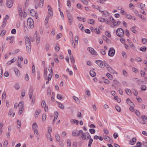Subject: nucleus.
Instances as JSON below:
<instances>
[{
  "mask_svg": "<svg viewBox=\"0 0 147 147\" xmlns=\"http://www.w3.org/2000/svg\"><path fill=\"white\" fill-rule=\"evenodd\" d=\"M80 136L82 140H86L87 138L88 139L91 137V136L87 132L83 133L82 130H80Z\"/></svg>",
  "mask_w": 147,
  "mask_h": 147,
  "instance_id": "nucleus-1",
  "label": "nucleus"
},
{
  "mask_svg": "<svg viewBox=\"0 0 147 147\" xmlns=\"http://www.w3.org/2000/svg\"><path fill=\"white\" fill-rule=\"evenodd\" d=\"M27 25L28 28H32L34 26V22L31 18H28L27 21Z\"/></svg>",
  "mask_w": 147,
  "mask_h": 147,
  "instance_id": "nucleus-2",
  "label": "nucleus"
},
{
  "mask_svg": "<svg viewBox=\"0 0 147 147\" xmlns=\"http://www.w3.org/2000/svg\"><path fill=\"white\" fill-rule=\"evenodd\" d=\"M48 70L50 73L49 74L47 77H45V78L48 80L50 81L51 80L53 76V70L52 67L51 66L49 67Z\"/></svg>",
  "mask_w": 147,
  "mask_h": 147,
  "instance_id": "nucleus-3",
  "label": "nucleus"
},
{
  "mask_svg": "<svg viewBox=\"0 0 147 147\" xmlns=\"http://www.w3.org/2000/svg\"><path fill=\"white\" fill-rule=\"evenodd\" d=\"M38 0H34L35 3V7L37 9L38 7H42L43 5L44 0H40L39 4H38L37 2Z\"/></svg>",
  "mask_w": 147,
  "mask_h": 147,
  "instance_id": "nucleus-4",
  "label": "nucleus"
},
{
  "mask_svg": "<svg viewBox=\"0 0 147 147\" xmlns=\"http://www.w3.org/2000/svg\"><path fill=\"white\" fill-rule=\"evenodd\" d=\"M116 34L118 36L121 37L124 35V31L121 28H119L116 30Z\"/></svg>",
  "mask_w": 147,
  "mask_h": 147,
  "instance_id": "nucleus-5",
  "label": "nucleus"
},
{
  "mask_svg": "<svg viewBox=\"0 0 147 147\" xmlns=\"http://www.w3.org/2000/svg\"><path fill=\"white\" fill-rule=\"evenodd\" d=\"M30 37H29L28 36H26L25 37L26 46H30L31 44Z\"/></svg>",
  "mask_w": 147,
  "mask_h": 147,
  "instance_id": "nucleus-6",
  "label": "nucleus"
},
{
  "mask_svg": "<svg viewBox=\"0 0 147 147\" xmlns=\"http://www.w3.org/2000/svg\"><path fill=\"white\" fill-rule=\"evenodd\" d=\"M115 53V50L114 49L111 47V48L108 52V55L109 56L113 57V56Z\"/></svg>",
  "mask_w": 147,
  "mask_h": 147,
  "instance_id": "nucleus-7",
  "label": "nucleus"
},
{
  "mask_svg": "<svg viewBox=\"0 0 147 147\" xmlns=\"http://www.w3.org/2000/svg\"><path fill=\"white\" fill-rule=\"evenodd\" d=\"M13 1L12 0H7L6 1V5L8 8H11L13 6Z\"/></svg>",
  "mask_w": 147,
  "mask_h": 147,
  "instance_id": "nucleus-8",
  "label": "nucleus"
},
{
  "mask_svg": "<svg viewBox=\"0 0 147 147\" xmlns=\"http://www.w3.org/2000/svg\"><path fill=\"white\" fill-rule=\"evenodd\" d=\"M96 63L100 67L103 68L105 65V63L103 61L101 60H97L96 61Z\"/></svg>",
  "mask_w": 147,
  "mask_h": 147,
  "instance_id": "nucleus-9",
  "label": "nucleus"
},
{
  "mask_svg": "<svg viewBox=\"0 0 147 147\" xmlns=\"http://www.w3.org/2000/svg\"><path fill=\"white\" fill-rule=\"evenodd\" d=\"M80 130L78 131L77 130H73L72 132V135L74 136H80Z\"/></svg>",
  "mask_w": 147,
  "mask_h": 147,
  "instance_id": "nucleus-10",
  "label": "nucleus"
},
{
  "mask_svg": "<svg viewBox=\"0 0 147 147\" xmlns=\"http://www.w3.org/2000/svg\"><path fill=\"white\" fill-rule=\"evenodd\" d=\"M89 52L92 54L94 55H97V52L96 51L92 48L89 47L88 49Z\"/></svg>",
  "mask_w": 147,
  "mask_h": 147,
  "instance_id": "nucleus-11",
  "label": "nucleus"
},
{
  "mask_svg": "<svg viewBox=\"0 0 147 147\" xmlns=\"http://www.w3.org/2000/svg\"><path fill=\"white\" fill-rule=\"evenodd\" d=\"M142 119V120L140 122V123L142 124H144L146 122H147V117L144 115L141 116Z\"/></svg>",
  "mask_w": 147,
  "mask_h": 147,
  "instance_id": "nucleus-12",
  "label": "nucleus"
},
{
  "mask_svg": "<svg viewBox=\"0 0 147 147\" xmlns=\"http://www.w3.org/2000/svg\"><path fill=\"white\" fill-rule=\"evenodd\" d=\"M19 14L22 19L24 18L27 16V13L26 12L23 13L20 11L19 12Z\"/></svg>",
  "mask_w": 147,
  "mask_h": 147,
  "instance_id": "nucleus-13",
  "label": "nucleus"
},
{
  "mask_svg": "<svg viewBox=\"0 0 147 147\" xmlns=\"http://www.w3.org/2000/svg\"><path fill=\"white\" fill-rule=\"evenodd\" d=\"M37 32L36 31L34 34V36L35 37H36V43L37 45H38L40 42V37H37Z\"/></svg>",
  "mask_w": 147,
  "mask_h": 147,
  "instance_id": "nucleus-14",
  "label": "nucleus"
},
{
  "mask_svg": "<svg viewBox=\"0 0 147 147\" xmlns=\"http://www.w3.org/2000/svg\"><path fill=\"white\" fill-rule=\"evenodd\" d=\"M47 8L48 11V13L50 15V16H52L53 14L52 9L51 7L49 5H48L47 6Z\"/></svg>",
  "mask_w": 147,
  "mask_h": 147,
  "instance_id": "nucleus-15",
  "label": "nucleus"
},
{
  "mask_svg": "<svg viewBox=\"0 0 147 147\" xmlns=\"http://www.w3.org/2000/svg\"><path fill=\"white\" fill-rule=\"evenodd\" d=\"M58 115L59 113L58 112L56 111L54 113V118L53 119V124L54 123L55 121L57 119V118L58 117Z\"/></svg>",
  "mask_w": 147,
  "mask_h": 147,
  "instance_id": "nucleus-16",
  "label": "nucleus"
},
{
  "mask_svg": "<svg viewBox=\"0 0 147 147\" xmlns=\"http://www.w3.org/2000/svg\"><path fill=\"white\" fill-rule=\"evenodd\" d=\"M99 11L102 13L103 16L107 17L109 15V13L106 11H101L99 9Z\"/></svg>",
  "mask_w": 147,
  "mask_h": 147,
  "instance_id": "nucleus-17",
  "label": "nucleus"
},
{
  "mask_svg": "<svg viewBox=\"0 0 147 147\" xmlns=\"http://www.w3.org/2000/svg\"><path fill=\"white\" fill-rule=\"evenodd\" d=\"M109 20L112 23V24H110V25H114L116 23V22L115 21V20L112 17H110L109 18Z\"/></svg>",
  "mask_w": 147,
  "mask_h": 147,
  "instance_id": "nucleus-18",
  "label": "nucleus"
},
{
  "mask_svg": "<svg viewBox=\"0 0 147 147\" xmlns=\"http://www.w3.org/2000/svg\"><path fill=\"white\" fill-rule=\"evenodd\" d=\"M70 122L72 124L73 123L77 125H78L79 123V121L76 119H72L70 120Z\"/></svg>",
  "mask_w": 147,
  "mask_h": 147,
  "instance_id": "nucleus-19",
  "label": "nucleus"
},
{
  "mask_svg": "<svg viewBox=\"0 0 147 147\" xmlns=\"http://www.w3.org/2000/svg\"><path fill=\"white\" fill-rule=\"evenodd\" d=\"M14 71H15L16 75L18 76H19L20 75V74L19 71V70L18 69L16 68H15L14 69Z\"/></svg>",
  "mask_w": 147,
  "mask_h": 147,
  "instance_id": "nucleus-20",
  "label": "nucleus"
},
{
  "mask_svg": "<svg viewBox=\"0 0 147 147\" xmlns=\"http://www.w3.org/2000/svg\"><path fill=\"white\" fill-rule=\"evenodd\" d=\"M125 91L126 93L128 95L130 96L131 95L132 93L130 89L126 88L125 89Z\"/></svg>",
  "mask_w": 147,
  "mask_h": 147,
  "instance_id": "nucleus-21",
  "label": "nucleus"
},
{
  "mask_svg": "<svg viewBox=\"0 0 147 147\" xmlns=\"http://www.w3.org/2000/svg\"><path fill=\"white\" fill-rule=\"evenodd\" d=\"M38 128V125L36 123H34L32 125V129L33 130H36Z\"/></svg>",
  "mask_w": 147,
  "mask_h": 147,
  "instance_id": "nucleus-22",
  "label": "nucleus"
},
{
  "mask_svg": "<svg viewBox=\"0 0 147 147\" xmlns=\"http://www.w3.org/2000/svg\"><path fill=\"white\" fill-rule=\"evenodd\" d=\"M66 12L67 14V16L68 19L73 18L71 14L68 11V10H66Z\"/></svg>",
  "mask_w": 147,
  "mask_h": 147,
  "instance_id": "nucleus-23",
  "label": "nucleus"
},
{
  "mask_svg": "<svg viewBox=\"0 0 147 147\" xmlns=\"http://www.w3.org/2000/svg\"><path fill=\"white\" fill-rule=\"evenodd\" d=\"M33 94V91L32 90H30L29 92V98L31 99L32 98V96Z\"/></svg>",
  "mask_w": 147,
  "mask_h": 147,
  "instance_id": "nucleus-24",
  "label": "nucleus"
},
{
  "mask_svg": "<svg viewBox=\"0 0 147 147\" xmlns=\"http://www.w3.org/2000/svg\"><path fill=\"white\" fill-rule=\"evenodd\" d=\"M136 138H133L131 140L129 141V144L131 145H133L134 142H136Z\"/></svg>",
  "mask_w": 147,
  "mask_h": 147,
  "instance_id": "nucleus-25",
  "label": "nucleus"
},
{
  "mask_svg": "<svg viewBox=\"0 0 147 147\" xmlns=\"http://www.w3.org/2000/svg\"><path fill=\"white\" fill-rule=\"evenodd\" d=\"M103 39L105 40L107 42L109 43L110 42V40L106 36L104 35L102 36Z\"/></svg>",
  "mask_w": 147,
  "mask_h": 147,
  "instance_id": "nucleus-26",
  "label": "nucleus"
},
{
  "mask_svg": "<svg viewBox=\"0 0 147 147\" xmlns=\"http://www.w3.org/2000/svg\"><path fill=\"white\" fill-rule=\"evenodd\" d=\"M73 98L75 101L78 104L80 103V100L79 98L75 96H73Z\"/></svg>",
  "mask_w": 147,
  "mask_h": 147,
  "instance_id": "nucleus-27",
  "label": "nucleus"
},
{
  "mask_svg": "<svg viewBox=\"0 0 147 147\" xmlns=\"http://www.w3.org/2000/svg\"><path fill=\"white\" fill-rule=\"evenodd\" d=\"M121 23V22L119 21H118L117 22H116V23H115L114 25H111V26L112 28H114L115 26H118Z\"/></svg>",
  "mask_w": 147,
  "mask_h": 147,
  "instance_id": "nucleus-28",
  "label": "nucleus"
},
{
  "mask_svg": "<svg viewBox=\"0 0 147 147\" xmlns=\"http://www.w3.org/2000/svg\"><path fill=\"white\" fill-rule=\"evenodd\" d=\"M18 106L19 108L24 109V102H20L18 104Z\"/></svg>",
  "mask_w": 147,
  "mask_h": 147,
  "instance_id": "nucleus-29",
  "label": "nucleus"
},
{
  "mask_svg": "<svg viewBox=\"0 0 147 147\" xmlns=\"http://www.w3.org/2000/svg\"><path fill=\"white\" fill-rule=\"evenodd\" d=\"M120 13L124 15H126V12L124 11V9L123 8H121L120 9Z\"/></svg>",
  "mask_w": 147,
  "mask_h": 147,
  "instance_id": "nucleus-30",
  "label": "nucleus"
},
{
  "mask_svg": "<svg viewBox=\"0 0 147 147\" xmlns=\"http://www.w3.org/2000/svg\"><path fill=\"white\" fill-rule=\"evenodd\" d=\"M6 30H2L0 34V36H4L6 34Z\"/></svg>",
  "mask_w": 147,
  "mask_h": 147,
  "instance_id": "nucleus-31",
  "label": "nucleus"
},
{
  "mask_svg": "<svg viewBox=\"0 0 147 147\" xmlns=\"http://www.w3.org/2000/svg\"><path fill=\"white\" fill-rule=\"evenodd\" d=\"M58 104L59 105V108L62 109H63L64 108V106L62 104L61 102H58Z\"/></svg>",
  "mask_w": 147,
  "mask_h": 147,
  "instance_id": "nucleus-32",
  "label": "nucleus"
},
{
  "mask_svg": "<svg viewBox=\"0 0 147 147\" xmlns=\"http://www.w3.org/2000/svg\"><path fill=\"white\" fill-rule=\"evenodd\" d=\"M90 73L91 76L93 77L95 76L96 75V73L92 70L90 71Z\"/></svg>",
  "mask_w": 147,
  "mask_h": 147,
  "instance_id": "nucleus-33",
  "label": "nucleus"
},
{
  "mask_svg": "<svg viewBox=\"0 0 147 147\" xmlns=\"http://www.w3.org/2000/svg\"><path fill=\"white\" fill-rule=\"evenodd\" d=\"M55 137L56 140L59 142L60 140V136L58 134H55Z\"/></svg>",
  "mask_w": 147,
  "mask_h": 147,
  "instance_id": "nucleus-34",
  "label": "nucleus"
},
{
  "mask_svg": "<svg viewBox=\"0 0 147 147\" xmlns=\"http://www.w3.org/2000/svg\"><path fill=\"white\" fill-rule=\"evenodd\" d=\"M47 138L49 139L51 141H52V139L51 138V134L47 133Z\"/></svg>",
  "mask_w": 147,
  "mask_h": 147,
  "instance_id": "nucleus-35",
  "label": "nucleus"
},
{
  "mask_svg": "<svg viewBox=\"0 0 147 147\" xmlns=\"http://www.w3.org/2000/svg\"><path fill=\"white\" fill-rule=\"evenodd\" d=\"M126 102L127 104L129 105H132L133 104L131 101L128 98L126 100Z\"/></svg>",
  "mask_w": 147,
  "mask_h": 147,
  "instance_id": "nucleus-36",
  "label": "nucleus"
},
{
  "mask_svg": "<svg viewBox=\"0 0 147 147\" xmlns=\"http://www.w3.org/2000/svg\"><path fill=\"white\" fill-rule=\"evenodd\" d=\"M132 91L135 96H136L138 95V92L136 90L134 89H132Z\"/></svg>",
  "mask_w": 147,
  "mask_h": 147,
  "instance_id": "nucleus-37",
  "label": "nucleus"
},
{
  "mask_svg": "<svg viewBox=\"0 0 147 147\" xmlns=\"http://www.w3.org/2000/svg\"><path fill=\"white\" fill-rule=\"evenodd\" d=\"M17 127L18 129H19L20 128L21 125V122L20 121H19V120H18L17 121Z\"/></svg>",
  "mask_w": 147,
  "mask_h": 147,
  "instance_id": "nucleus-38",
  "label": "nucleus"
},
{
  "mask_svg": "<svg viewBox=\"0 0 147 147\" xmlns=\"http://www.w3.org/2000/svg\"><path fill=\"white\" fill-rule=\"evenodd\" d=\"M89 139V143L88 144V146L89 147H90L91 146V144L93 142V139L91 138H90Z\"/></svg>",
  "mask_w": 147,
  "mask_h": 147,
  "instance_id": "nucleus-39",
  "label": "nucleus"
},
{
  "mask_svg": "<svg viewBox=\"0 0 147 147\" xmlns=\"http://www.w3.org/2000/svg\"><path fill=\"white\" fill-rule=\"evenodd\" d=\"M88 22L90 24H93L94 23V21L92 19H89L88 20Z\"/></svg>",
  "mask_w": 147,
  "mask_h": 147,
  "instance_id": "nucleus-40",
  "label": "nucleus"
},
{
  "mask_svg": "<svg viewBox=\"0 0 147 147\" xmlns=\"http://www.w3.org/2000/svg\"><path fill=\"white\" fill-rule=\"evenodd\" d=\"M106 75L109 79L112 80L113 79V76L110 73H107Z\"/></svg>",
  "mask_w": 147,
  "mask_h": 147,
  "instance_id": "nucleus-41",
  "label": "nucleus"
},
{
  "mask_svg": "<svg viewBox=\"0 0 147 147\" xmlns=\"http://www.w3.org/2000/svg\"><path fill=\"white\" fill-rule=\"evenodd\" d=\"M141 89L143 91H145L146 90V87L145 85H142L141 86Z\"/></svg>",
  "mask_w": 147,
  "mask_h": 147,
  "instance_id": "nucleus-42",
  "label": "nucleus"
},
{
  "mask_svg": "<svg viewBox=\"0 0 147 147\" xmlns=\"http://www.w3.org/2000/svg\"><path fill=\"white\" fill-rule=\"evenodd\" d=\"M47 68H45L44 69V76L45 77H47Z\"/></svg>",
  "mask_w": 147,
  "mask_h": 147,
  "instance_id": "nucleus-43",
  "label": "nucleus"
},
{
  "mask_svg": "<svg viewBox=\"0 0 147 147\" xmlns=\"http://www.w3.org/2000/svg\"><path fill=\"white\" fill-rule=\"evenodd\" d=\"M9 19V16L7 15H6L3 19V22H5L6 23L7 20Z\"/></svg>",
  "mask_w": 147,
  "mask_h": 147,
  "instance_id": "nucleus-44",
  "label": "nucleus"
},
{
  "mask_svg": "<svg viewBox=\"0 0 147 147\" xmlns=\"http://www.w3.org/2000/svg\"><path fill=\"white\" fill-rule=\"evenodd\" d=\"M105 18L100 17L98 18V21L102 22H105Z\"/></svg>",
  "mask_w": 147,
  "mask_h": 147,
  "instance_id": "nucleus-45",
  "label": "nucleus"
},
{
  "mask_svg": "<svg viewBox=\"0 0 147 147\" xmlns=\"http://www.w3.org/2000/svg\"><path fill=\"white\" fill-rule=\"evenodd\" d=\"M123 74L125 77H126L127 76V73L126 71L124 70H123Z\"/></svg>",
  "mask_w": 147,
  "mask_h": 147,
  "instance_id": "nucleus-46",
  "label": "nucleus"
},
{
  "mask_svg": "<svg viewBox=\"0 0 147 147\" xmlns=\"http://www.w3.org/2000/svg\"><path fill=\"white\" fill-rule=\"evenodd\" d=\"M14 88L17 90H18L20 88V86L18 84H15L14 85Z\"/></svg>",
  "mask_w": 147,
  "mask_h": 147,
  "instance_id": "nucleus-47",
  "label": "nucleus"
},
{
  "mask_svg": "<svg viewBox=\"0 0 147 147\" xmlns=\"http://www.w3.org/2000/svg\"><path fill=\"white\" fill-rule=\"evenodd\" d=\"M77 18L80 21L82 20L83 22H84L86 21V20L84 18H82L80 17H78Z\"/></svg>",
  "mask_w": 147,
  "mask_h": 147,
  "instance_id": "nucleus-48",
  "label": "nucleus"
},
{
  "mask_svg": "<svg viewBox=\"0 0 147 147\" xmlns=\"http://www.w3.org/2000/svg\"><path fill=\"white\" fill-rule=\"evenodd\" d=\"M26 50L28 53H30V46H26Z\"/></svg>",
  "mask_w": 147,
  "mask_h": 147,
  "instance_id": "nucleus-49",
  "label": "nucleus"
},
{
  "mask_svg": "<svg viewBox=\"0 0 147 147\" xmlns=\"http://www.w3.org/2000/svg\"><path fill=\"white\" fill-rule=\"evenodd\" d=\"M135 60L138 62H141L142 61V59L138 57H136L135 58Z\"/></svg>",
  "mask_w": 147,
  "mask_h": 147,
  "instance_id": "nucleus-50",
  "label": "nucleus"
},
{
  "mask_svg": "<svg viewBox=\"0 0 147 147\" xmlns=\"http://www.w3.org/2000/svg\"><path fill=\"white\" fill-rule=\"evenodd\" d=\"M105 34L106 36H108V37H110L111 36V34L108 31H106L105 32Z\"/></svg>",
  "mask_w": 147,
  "mask_h": 147,
  "instance_id": "nucleus-51",
  "label": "nucleus"
},
{
  "mask_svg": "<svg viewBox=\"0 0 147 147\" xmlns=\"http://www.w3.org/2000/svg\"><path fill=\"white\" fill-rule=\"evenodd\" d=\"M92 7L96 9H98L99 10L100 9V7L97 5H92Z\"/></svg>",
  "mask_w": 147,
  "mask_h": 147,
  "instance_id": "nucleus-52",
  "label": "nucleus"
},
{
  "mask_svg": "<svg viewBox=\"0 0 147 147\" xmlns=\"http://www.w3.org/2000/svg\"><path fill=\"white\" fill-rule=\"evenodd\" d=\"M46 118V116L45 114H43L42 116V121L44 122L45 121Z\"/></svg>",
  "mask_w": 147,
  "mask_h": 147,
  "instance_id": "nucleus-53",
  "label": "nucleus"
},
{
  "mask_svg": "<svg viewBox=\"0 0 147 147\" xmlns=\"http://www.w3.org/2000/svg\"><path fill=\"white\" fill-rule=\"evenodd\" d=\"M50 45L49 44H47L45 46V49L47 51H48Z\"/></svg>",
  "mask_w": 147,
  "mask_h": 147,
  "instance_id": "nucleus-54",
  "label": "nucleus"
},
{
  "mask_svg": "<svg viewBox=\"0 0 147 147\" xmlns=\"http://www.w3.org/2000/svg\"><path fill=\"white\" fill-rule=\"evenodd\" d=\"M115 108L116 110L119 112H120L121 111V109L120 107L118 106H116Z\"/></svg>",
  "mask_w": 147,
  "mask_h": 147,
  "instance_id": "nucleus-55",
  "label": "nucleus"
},
{
  "mask_svg": "<svg viewBox=\"0 0 147 147\" xmlns=\"http://www.w3.org/2000/svg\"><path fill=\"white\" fill-rule=\"evenodd\" d=\"M67 145L68 147H70L71 142L69 140H68L67 141Z\"/></svg>",
  "mask_w": 147,
  "mask_h": 147,
  "instance_id": "nucleus-56",
  "label": "nucleus"
},
{
  "mask_svg": "<svg viewBox=\"0 0 147 147\" xmlns=\"http://www.w3.org/2000/svg\"><path fill=\"white\" fill-rule=\"evenodd\" d=\"M126 16V18L128 19H131V18L132 16L129 14H127L126 13V15H125Z\"/></svg>",
  "mask_w": 147,
  "mask_h": 147,
  "instance_id": "nucleus-57",
  "label": "nucleus"
},
{
  "mask_svg": "<svg viewBox=\"0 0 147 147\" xmlns=\"http://www.w3.org/2000/svg\"><path fill=\"white\" fill-rule=\"evenodd\" d=\"M146 50V47H141L140 48V50L142 51H145Z\"/></svg>",
  "mask_w": 147,
  "mask_h": 147,
  "instance_id": "nucleus-58",
  "label": "nucleus"
},
{
  "mask_svg": "<svg viewBox=\"0 0 147 147\" xmlns=\"http://www.w3.org/2000/svg\"><path fill=\"white\" fill-rule=\"evenodd\" d=\"M41 106L42 107L46 106V103L44 100H43L41 103Z\"/></svg>",
  "mask_w": 147,
  "mask_h": 147,
  "instance_id": "nucleus-59",
  "label": "nucleus"
},
{
  "mask_svg": "<svg viewBox=\"0 0 147 147\" xmlns=\"http://www.w3.org/2000/svg\"><path fill=\"white\" fill-rule=\"evenodd\" d=\"M24 109H21L19 108V115H20L22 114L23 113V110Z\"/></svg>",
  "mask_w": 147,
  "mask_h": 147,
  "instance_id": "nucleus-60",
  "label": "nucleus"
},
{
  "mask_svg": "<svg viewBox=\"0 0 147 147\" xmlns=\"http://www.w3.org/2000/svg\"><path fill=\"white\" fill-rule=\"evenodd\" d=\"M90 132L92 134H94L95 132V130L93 129H89Z\"/></svg>",
  "mask_w": 147,
  "mask_h": 147,
  "instance_id": "nucleus-61",
  "label": "nucleus"
},
{
  "mask_svg": "<svg viewBox=\"0 0 147 147\" xmlns=\"http://www.w3.org/2000/svg\"><path fill=\"white\" fill-rule=\"evenodd\" d=\"M25 95V93L24 91H22V92L21 95V98H23L24 96Z\"/></svg>",
  "mask_w": 147,
  "mask_h": 147,
  "instance_id": "nucleus-62",
  "label": "nucleus"
},
{
  "mask_svg": "<svg viewBox=\"0 0 147 147\" xmlns=\"http://www.w3.org/2000/svg\"><path fill=\"white\" fill-rule=\"evenodd\" d=\"M85 93L88 96H90V92L89 90H86L85 91Z\"/></svg>",
  "mask_w": 147,
  "mask_h": 147,
  "instance_id": "nucleus-63",
  "label": "nucleus"
},
{
  "mask_svg": "<svg viewBox=\"0 0 147 147\" xmlns=\"http://www.w3.org/2000/svg\"><path fill=\"white\" fill-rule=\"evenodd\" d=\"M67 5L69 7H71V4L70 1L69 0H68L67 2Z\"/></svg>",
  "mask_w": 147,
  "mask_h": 147,
  "instance_id": "nucleus-64",
  "label": "nucleus"
}]
</instances>
